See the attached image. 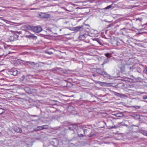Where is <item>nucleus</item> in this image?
Listing matches in <instances>:
<instances>
[{
  "label": "nucleus",
  "mask_w": 147,
  "mask_h": 147,
  "mask_svg": "<svg viewBox=\"0 0 147 147\" xmlns=\"http://www.w3.org/2000/svg\"><path fill=\"white\" fill-rule=\"evenodd\" d=\"M100 83H101V82H100V81H98L97 82H96V84H100Z\"/></svg>",
  "instance_id": "obj_27"
},
{
  "label": "nucleus",
  "mask_w": 147,
  "mask_h": 147,
  "mask_svg": "<svg viewBox=\"0 0 147 147\" xmlns=\"http://www.w3.org/2000/svg\"><path fill=\"white\" fill-rule=\"evenodd\" d=\"M144 25H147V23L145 24Z\"/></svg>",
  "instance_id": "obj_30"
},
{
  "label": "nucleus",
  "mask_w": 147,
  "mask_h": 147,
  "mask_svg": "<svg viewBox=\"0 0 147 147\" xmlns=\"http://www.w3.org/2000/svg\"><path fill=\"white\" fill-rule=\"evenodd\" d=\"M65 82H67V81H65Z\"/></svg>",
  "instance_id": "obj_33"
},
{
  "label": "nucleus",
  "mask_w": 147,
  "mask_h": 147,
  "mask_svg": "<svg viewBox=\"0 0 147 147\" xmlns=\"http://www.w3.org/2000/svg\"><path fill=\"white\" fill-rule=\"evenodd\" d=\"M42 127L43 129H47L49 127V126L48 125H42Z\"/></svg>",
  "instance_id": "obj_18"
},
{
  "label": "nucleus",
  "mask_w": 147,
  "mask_h": 147,
  "mask_svg": "<svg viewBox=\"0 0 147 147\" xmlns=\"http://www.w3.org/2000/svg\"><path fill=\"white\" fill-rule=\"evenodd\" d=\"M129 79L127 78H123V80L124 81H125V82H126V81H128V80Z\"/></svg>",
  "instance_id": "obj_22"
},
{
  "label": "nucleus",
  "mask_w": 147,
  "mask_h": 147,
  "mask_svg": "<svg viewBox=\"0 0 147 147\" xmlns=\"http://www.w3.org/2000/svg\"><path fill=\"white\" fill-rule=\"evenodd\" d=\"M138 108H140V107L138 106Z\"/></svg>",
  "instance_id": "obj_31"
},
{
  "label": "nucleus",
  "mask_w": 147,
  "mask_h": 147,
  "mask_svg": "<svg viewBox=\"0 0 147 147\" xmlns=\"http://www.w3.org/2000/svg\"><path fill=\"white\" fill-rule=\"evenodd\" d=\"M123 115L121 113H117L115 114L116 116L118 117H121L123 116Z\"/></svg>",
  "instance_id": "obj_17"
},
{
  "label": "nucleus",
  "mask_w": 147,
  "mask_h": 147,
  "mask_svg": "<svg viewBox=\"0 0 147 147\" xmlns=\"http://www.w3.org/2000/svg\"><path fill=\"white\" fill-rule=\"evenodd\" d=\"M100 85L103 87H110L111 86V83L102 82H101Z\"/></svg>",
  "instance_id": "obj_7"
},
{
  "label": "nucleus",
  "mask_w": 147,
  "mask_h": 147,
  "mask_svg": "<svg viewBox=\"0 0 147 147\" xmlns=\"http://www.w3.org/2000/svg\"><path fill=\"white\" fill-rule=\"evenodd\" d=\"M78 136L79 137H82L83 136V135L82 134H80L78 135Z\"/></svg>",
  "instance_id": "obj_26"
},
{
  "label": "nucleus",
  "mask_w": 147,
  "mask_h": 147,
  "mask_svg": "<svg viewBox=\"0 0 147 147\" xmlns=\"http://www.w3.org/2000/svg\"><path fill=\"white\" fill-rule=\"evenodd\" d=\"M144 25H142V26H144Z\"/></svg>",
  "instance_id": "obj_34"
},
{
  "label": "nucleus",
  "mask_w": 147,
  "mask_h": 147,
  "mask_svg": "<svg viewBox=\"0 0 147 147\" xmlns=\"http://www.w3.org/2000/svg\"><path fill=\"white\" fill-rule=\"evenodd\" d=\"M136 20L137 21V20H139V21L140 22H142V19H141V18H138V19H136Z\"/></svg>",
  "instance_id": "obj_25"
},
{
  "label": "nucleus",
  "mask_w": 147,
  "mask_h": 147,
  "mask_svg": "<svg viewBox=\"0 0 147 147\" xmlns=\"http://www.w3.org/2000/svg\"><path fill=\"white\" fill-rule=\"evenodd\" d=\"M78 128V126L76 124H70L69 126V129L71 130L74 131Z\"/></svg>",
  "instance_id": "obj_4"
},
{
  "label": "nucleus",
  "mask_w": 147,
  "mask_h": 147,
  "mask_svg": "<svg viewBox=\"0 0 147 147\" xmlns=\"http://www.w3.org/2000/svg\"><path fill=\"white\" fill-rule=\"evenodd\" d=\"M129 68H130V69H131V67H129Z\"/></svg>",
  "instance_id": "obj_35"
},
{
  "label": "nucleus",
  "mask_w": 147,
  "mask_h": 147,
  "mask_svg": "<svg viewBox=\"0 0 147 147\" xmlns=\"http://www.w3.org/2000/svg\"><path fill=\"white\" fill-rule=\"evenodd\" d=\"M146 71H147V69L146 70Z\"/></svg>",
  "instance_id": "obj_36"
},
{
  "label": "nucleus",
  "mask_w": 147,
  "mask_h": 147,
  "mask_svg": "<svg viewBox=\"0 0 147 147\" xmlns=\"http://www.w3.org/2000/svg\"><path fill=\"white\" fill-rule=\"evenodd\" d=\"M42 127V126H37V131L43 129Z\"/></svg>",
  "instance_id": "obj_20"
},
{
  "label": "nucleus",
  "mask_w": 147,
  "mask_h": 147,
  "mask_svg": "<svg viewBox=\"0 0 147 147\" xmlns=\"http://www.w3.org/2000/svg\"><path fill=\"white\" fill-rule=\"evenodd\" d=\"M44 64V63L43 62H40L39 64H38V66H43Z\"/></svg>",
  "instance_id": "obj_21"
},
{
  "label": "nucleus",
  "mask_w": 147,
  "mask_h": 147,
  "mask_svg": "<svg viewBox=\"0 0 147 147\" xmlns=\"http://www.w3.org/2000/svg\"><path fill=\"white\" fill-rule=\"evenodd\" d=\"M45 53L46 54H47L49 55H51L53 54V53L50 51H46L45 52Z\"/></svg>",
  "instance_id": "obj_16"
},
{
  "label": "nucleus",
  "mask_w": 147,
  "mask_h": 147,
  "mask_svg": "<svg viewBox=\"0 0 147 147\" xmlns=\"http://www.w3.org/2000/svg\"><path fill=\"white\" fill-rule=\"evenodd\" d=\"M53 145L55 147H57L58 146L57 145H55V144H53Z\"/></svg>",
  "instance_id": "obj_28"
},
{
  "label": "nucleus",
  "mask_w": 147,
  "mask_h": 147,
  "mask_svg": "<svg viewBox=\"0 0 147 147\" xmlns=\"http://www.w3.org/2000/svg\"><path fill=\"white\" fill-rule=\"evenodd\" d=\"M36 9L35 8H32L31 9V10H34V9Z\"/></svg>",
  "instance_id": "obj_29"
},
{
  "label": "nucleus",
  "mask_w": 147,
  "mask_h": 147,
  "mask_svg": "<svg viewBox=\"0 0 147 147\" xmlns=\"http://www.w3.org/2000/svg\"><path fill=\"white\" fill-rule=\"evenodd\" d=\"M40 17L44 18H48L51 17V15L49 14H47L43 13H40L38 14Z\"/></svg>",
  "instance_id": "obj_3"
},
{
  "label": "nucleus",
  "mask_w": 147,
  "mask_h": 147,
  "mask_svg": "<svg viewBox=\"0 0 147 147\" xmlns=\"http://www.w3.org/2000/svg\"><path fill=\"white\" fill-rule=\"evenodd\" d=\"M18 35L16 34H13L11 35L9 38V40L11 41H13L17 40Z\"/></svg>",
  "instance_id": "obj_2"
},
{
  "label": "nucleus",
  "mask_w": 147,
  "mask_h": 147,
  "mask_svg": "<svg viewBox=\"0 0 147 147\" xmlns=\"http://www.w3.org/2000/svg\"><path fill=\"white\" fill-rule=\"evenodd\" d=\"M109 61V59L108 58H107L105 59L104 61L102 63V65H103L104 64L107 63Z\"/></svg>",
  "instance_id": "obj_15"
},
{
  "label": "nucleus",
  "mask_w": 147,
  "mask_h": 147,
  "mask_svg": "<svg viewBox=\"0 0 147 147\" xmlns=\"http://www.w3.org/2000/svg\"><path fill=\"white\" fill-rule=\"evenodd\" d=\"M140 133L143 135L147 136V133L144 130L141 131Z\"/></svg>",
  "instance_id": "obj_14"
},
{
  "label": "nucleus",
  "mask_w": 147,
  "mask_h": 147,
  "mask_svg": "<svg viewBox=\"0 0 147 147\" xmlns=\"http://www.w3.org/2000/svg\"><path fill=\"white\" fill-rule=\"evenodd\" d=\"M84 26L82 25L80 26H79L75 27V29L78 31H83L85 30Z\"/></svg>",
  "instance_id": "obj_6"
},
{
  "label": "nucleus",
  "mask_w": 147,
  "mask_h": 147,
  "mask_svg": "<svg viewBox=\"0 0 147 147\" xmlns=\"http://www.w3.org/2000/svg\"><path fill=\"white\" fill-rule=\"evenodd\" d=\"M96 71L99 74L103 76H105L106 77H110V76L105 71L99 68L97 69Z\"/></svg>",
  "instance_id": "obj_1"
},
{
  "label": "nucleus",
  "mask_w": 147,
  "mask_h": 147,
  "mask_svg": "<svg viewBox=\"0 0 147 147\" xmlns=\"http://www.w3.org/2000/svg\"><path fill=\"white\" fill-rule=\"evenodd\" d=\"M143 98L144 99H147V96H145L143 97Z\"/></svg>",
  "instance_id": "obj_24"
},
{
  "label": "nucleus",
  "mask_w": 147,
  "mask_h": 147,
  "mask_svg": "<svg viewBox=\"0 0 147 147\" xmlns=\"http://www.w3.org/2000/svg\"><path fill=\"white\" fill-rule=\"evenodd\" d=\"M15 131L17 133H21L22 132V129L21 128H17L15 129Z\"/></svg>",
  "instance_id": "obj_12"
},
{
  "label": "nucleus",
  "mask_w": 147,
  "mask_h": 147,
  "mask_svg": "<svg viewBox=\"0 0 147 147\" xmlns=\"http://www.w3.org/2000/svg\"><path fill=\"white\" fill-rule=\"evenodd\" d=\"M12 74L14 76H16L17 75L18 73V71L16 69H14L12 70Z\"/></svg>",
  "instance_id": "obj_11"
},
{
  "label": "nucleus",
  "mask_w": 147,
  "mask_h": 147,
  "mask_svg": "<svg viewBox=\"0 0 147 147\" xmlns=\"http://www.w3.org/2000/svg\"><path fill=\"white\" fill-rule=\"evenodd\" d=\"M4 112V110L0 108V115L3 113Z\"/></svg>",
  "instance_id": "obj_19"
},
{
  "label": "nucleus",
  "mask_w": 147,
  "mask_h": 147,
  "mask_svg": "<svg viewBox=\"0 0 147 147\" xmlns=\"http://www.w3.org/2000/svg\"><path fill=\"white\" fill-rule=\"evenodd\" d=\"M115 6V5L114 4H112L111 5L108 6L107 7L105 8V9H108L110 8L113 9Z\"/></svg>",
  "instance_id": "obj_10"
},
{
  "label": "nucleus",
  "mask_w": 147,
  "mask_h": 147,
  "mask_svg": "<svg viewBox=\"0 0 147 147\" xmlns=\"http://www.w3.org/2000/svg\"><path fill=\"white\" fill-rule=\"evenodd\" d=\"M105 56L107 57H109V55H110V54L109 53H106L105 54Z\"/></svg>",
  "instance_id": "obj_23"
},
{
  "label": "nucleus",
  "mask_w": 147,
  "mask_h": 147,
  "mask_svg": "<svg viewBox=\"0 0 147 147\" xmlns=\"http://www.w3.org/2000/svg\"><path fill=\"white\" fill-rule=\"evenodd\" d=\"M28 29L30 30H31L34 32H37V27L34 26H27Z\"/></svg>",
  "instance_id": "obj_5"
},
{
  "label": "nucleus",
  "mask_w": 147,
  "mask_h": 147,
  "mask_svg": "<svg viewBox=\"0 0 147 147\" xmlns=\"http://www.w3.org/2000/svg\"><path fill=\"white\" fill-rule=\"evenodd\" d=\"M29 62L30 63H32L31 62Z\"/></svg>",
  "instance_id": "obj_32"
},
{
  "label": "nucleus",
  "mask_w": 147,
  "mask_h": 147,
  "mask_svg": "<svg viewBox=\"0 0 147 147\" xmlns=\"http://www.w3.org/2000/svg\"><path fill=\"white\" fill-rule=\"evenodd\" d=\"M113 94H114L116 96L119 97L120 98H122L124 96H125V95L123 94H121L120 93L115 92H113Z\"/></svg>",
  "instance_id": "obj_8"
},
{
  "label": "nucleus",
  "mask_w": 147,
  "mask_h": 147,
  "mask_svg": "<svg viewBox=\"0 0 147 147\" xmlns=\"http://www.w3.org/2000/svg\"><path fill=\"white\" fill-rule=\"evenodd\" d=\"M87 36H88L87 35H81L80 36L79 39L82 40H84Z\"/></svg>",
  "instance_id": "obj_9"
},
{
  "label": "nucleus",
  "mask_w": 147,
  "mask_h": 147,
  "mask_svg": "<svg viewBox=\"0 0 147 147\" xmlns=\"http://www.w3.org/2000/svg\"><path fill=\"white\" fill-rule=\"evenodd\" d=\"M42 30L41 27L37 26V33L40 32Z\"/></svg>",
  "instance_id": "obj_13"
}]
</instances>
